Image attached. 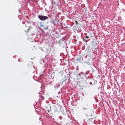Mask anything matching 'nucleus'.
I'll return each instance as SVG.
<instances>
[{
    "label": "nucleus",
    "instance_id": "f257e3e1",
    "mask_svg": "<svg viewBox=\"0 0 125 125\" xmlns=\"http://www.w3.org/2000/svg\"><path fill=\"white\" fill-rule=\"evenodd\" d=\"M38 16L39 19L42 21H44L49 18L47 16L42 15H38Z\"/></svg>",
    "mask_w": 125,
    "mask_h": 125
},
{
    "label": "nucleus",
    "instance_id": "f03ea898",
    "mask_svg": "<svg viewBox=\"0 0 125 125\" xmlns=\"http://www.w3.org/2000/svg\"><path fill=\"white\" fill-rule=\"evenodd\" d=\"M82 109L83 110H86L87 109V107L85 106H83L82 107Z\"/></svg>",
    "mask_w": 125,
    "mask_h": 125
},
{
    "label": "nucleus",
    "instance_id": "7ed1b4c3",
    "mask_svg": "<svg viewBox=\"0 0 125 125\" xmlns=\"http://www.w3.org/2000/svg\"><path fill=\"white\" fill-rule=\"evenodd\" d=\"M81 74H85V73L83 72H81L80 73H79L78 74V75L80 76Z\"/></svg>",
    "mask_w": 125,
    "mask_h": 125
},
{
    "label": "nucleus",
    "instance_id": "20e7f679",
    "mask_svg": "<svg viewBox=\"0 0 125 125\" xmlns=\"http://www.w3.org/2000/svg\"><path fill=\"white\" fill-rule=\"evenodd\" d=\"M40 26L41 27H43V25L42 24V23H40Z\"/></svg>",
    "mask_w": 125,
    "mask_h": 125
},
{
    "label": "nucleus",
    "instance_id": "39448f33",
    "mask_svg": "<svg viewBox=\"0 0 125 125\" xmlns=\"http://www.w3.org/2000/svg\"><path fill=\"white\" fill-rule=\"evenodd\" d=\"M32 25L33 26H35V22H32Z\"/></svg>",
    "mask_w": 125,
    "mask_h": 125
},
{
    "label": "nucleus",
    "instance_id": "423d86ee",
    "mask_svg": "<svg viewBox=\"0 0 125 125\" xmlns=\"http://www.w3.org/2000/svg\"><path fill=\"white\" fill-rule=\"evenodd\" d=\"M83 40L84 41H85V42H87L88 41L87 40H86V39H84V38H83Z\"/></svg>",
    "mask_w": 125,
    "mask_h": 125
},
{
    "label": "nucleus",
    "instance_id": "0eeeda50",
    "mask_svg": "<svg viewBox=\"0 0 125 125\" xmlns=\"http://www.w3.org/2000/svg\"><path fill=\"white\" fill-rule=\"evenodd\" d=\"M75 22L76 25H77L78 24V22L76 21H75Z\"/></svg>",
    "mask_w": 125,
    "mask_h": 125
},
{
    "label": "nucleus",
    "instance_id": "6e6552de",
    "mask_svg": "<svg viewBox=\"0 0 125 125\" xmlns=\"http://www.w3.org/2000/svg\"><path fill=\"white\" fill-rule=\"evenodd\" d=\"M85 63H86V64H89V62H85Z\"/></svg>",
    "mask_w": 125,
    "mask_h": 125
},
{
    "label": "nucleus",
    "instance_id": "1a4fd4ad",
    "mask_svg": "<svg viewBox=\"0 0 125 125\" xmlns=\"http://www.w3.org/2000/svg\"><path fill=\"white\" fill-rule=\"evenodd\" d=\"M52 23H53L54 25H55V23L54 22V21H52Z\"/></svg>",
    "mask_w": 125,
    "mask_h": 125
},
{
    "label": "nucleus",
    "instance_id": "9d476101",
    "mask_svg": "<svg viewBox=\"0 0 125 125\" xmlns=\"http://www.w3.org/2000/svg\"><path fill=\"white\" fill-rule=\"evenodd\" d=\"M78 66H77V67H76V69L77 70H78Z\"/></svg>",
    "mask_w": 125,
    "mask_h": 125
},
{
    "label": "nucleus",
    "instance_id": "9b49d317",
    "mask_svg": "<svg viewBox=\"0 0 125 125\" xmlns=\"http://www.w3.org/2000/svg\"><path fill=\"white\" fill-rule=\"evenodd\" d=\"M85 38H89V37H88V36H86V37H85Z\"/></svg>",
    "mask_w": 125,
    "mask_h": 125
},
{
    "label": "nucleus",
    "instance_id": "f8f14e48",
    "mask_svg": "<svg viewBox=\"0 0 125 125\" xmlns=\"http://www.w3.org/2000/svg\"><path fill=\"white\" fill-rule=\"evenodd\" d=\"M89 84H90V85H91V84H92V82H90L89 83Z\"/></svg>",
    "mask_w": 125,
    "mask_h": 125
},
{
    "label": "nucleus",
    "instance_id": "ddd939ff",
    "mask_svg": "<svg viewBox=\"0 0 125 125\" xmlns=\"http://www.w3.org/2000/svg\"><path fill=\"white\" fill-rule=\"evenodd\" d=\"M59 118L60 119H61L62 118V117L61 116H59Z\"/></svg>",
    "mask_w": 125,
    "mask_h": 125
},
{
    "label": "nucleus",
    "instance_id": "4468645a",
    "mask_svg": "<svg viewBox=\"0 0 125 125\" xmlns=\"http://www.w3.org/2000/svg\"><path fill=\"white\" fill-rule=\"evenodd\" d=\"M48 112L49 113V112H50V110H48Z\"/></svg>",
    "mask_w": 125,
    "mask_h": 125
},
{
    "label": "nucleus",
    "instance_id": "2eb2a0df",
    "mask_svg": "<svg viewBox=\"0 0 125 125\" xmlns=\"http://www.w3.org/2000/svg\"><path fill=\"white\" fill-rule=\"evenodd\" d=\"M18 60L19 62H20V61L19 59H18Z\"/></svg>",
    "mask_w": 125,
    "mask_h": 125
},
{
    "label": "nucleus",
    "instance_id": "dca6fc26",
    "mask_svg": "<svg viewBox=\"0 0 125 125\" xmlns=\"http://www.w3.org/2000/svg\"><path fill=\"white\" fill-rule=\"evenodd\" d=\"M29 29H29V28L28 29V30H27V31H28L29 30Z\"/></svg>",
    "mask_w": 125,
    "mask_h": 125
},
{
    "label": "nucleus",
    "instance_id": "f3484780",
    "mask_svg": "<svg viewBox=\"0 0 125 125\" xmlns=\"http://www.w3.org/2000/svg\"><path fill=\"white\" fill-rule=\"evenodd\" d=\"M59 86V85H58L57 86H56V87H58Z\"/></svg>",
    "mask_w": 125,
    "mask_h": 125
},
{
    "label": "nucleus",
    "instance_id": "a211bd4d",
    "mask_svg": "<svg viewBox=\"0 0 125 125\" xmlns=\"http://www.w3.org/2000/svg\"><path fill=\"white\" fill-rule=\"evenodd\" d=\"M43 62H44V60H43Z\"/></svg>",
    "mask_w": 125,
    "mask_h": 125
},
{
    "label": "nucleus",
    "instance_id": "6ab92c4d",
    "mask_svg": "<svg viewBox=\"0 0 125 125\" xmlns=\"http://www.w3.org/2000/svg\"><path fill=\"white\" fill-rule=\"evenodd\" d=\"M54 87H56V86H54Z\"/></svg>",
    "mask_w": 125,
    "mask_h": 125
},
{
    "label": "nucleus",
    "instance_id": "aec40b11",
    "mask_svg": "<svg viewBox=\"0 0 125 125\" xmlns=\"http://www.w3.org/2000/svg\"><path fill=\"white\" fill-rule=\"evenodd\" d=\"M86 73H85V74H86Z\"/></svg>",
    "mask_w": 125,
    "mask_h": 125
}]
</instances>
